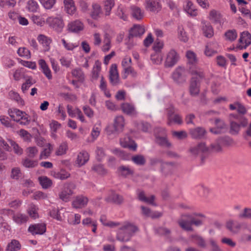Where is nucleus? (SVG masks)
<instances>
[{"instance_id": "obj_4", "label": "nucleus", "mask_w": 251, "mask_h": 251, "mask_svg": "<svg viewBox=\"0 0 251 251\" xmlns=\"http://www.w3.org/2000/svg\"><path fill=\"white\" fill-rule=\"evenodd\" d=\"M46 23L50 28L58 32H62L65 26L63 17L61 15L48 17Z\"/></svg>"}, {"instance_id": "obj_55", "label": "nucleus", "mask_w": 251, "mask_h": 251, "mask_svg": "<svg viewBox=\"0 0 251 251\" xmlns=\"http://www.w3.org/2000/svg\"><path fill=\"white\" fill-rule=\"evenodd\" d=\"M26 153L29 158H34L38 153V150L35 146L29 147L25 150Z\"/></svg>"}, {"instance_id": "obj_6", "label": "nucleus", "mask_w": 251, "mask_h": 251, "mask_svg": "<svg viewBox=\"0 0 251 251\" xmlns=\"http://www.w3.org/2000/svg\"><path fill=\"white\" fill-rule=\"evenodd\" d=\"M179 59L178 53L175 50L172 49L166 54L164 65L166 67L171 68L177 63Z\"/></svg>"}, {"instance_id": "obj_22", "label": "nucleus", "mask_w": 251, "mask_h": 251, "mask_svg": "<svg viewBox=\"0 0 251 251\" xmlns=\"http://www.w3.org/2000/svg\"><path fill=\"white\" fill-rule=\"evenodd\" d=\"M88 199L83 196L76 197L72 202L73 207L75 208H81L84 207L87 204Z\"/></svg>"}, {"instance_id": "obj_42", "label": "nucleus", "mask_w": 251, "mask_h": 251, "mask_svg": "<svg viewBox=\"0 0 251 251\" xmlns=\"http://www.w3.org/2000/svg\"><path fill=\"white\" fill-rule=\"evenodd\" d=\"M10 98L16 101L20 106H23L25 105L24 100L20 97L19 94L15 92L11 91L9 93Z\"/></svg>"}, {"instance_id": "obj_61", "label": "nucleus", "mask_w": 251, "mask_h": 251, "mask_svg": "<svg viewBox=\"0 0 251 251\" xmlns=\"http://www.w3.org/2000/svg\"><path fill=\"white\" fill-rule=\"evenodd\" d=\"M92 170L99 175H104L107 173L106 170L104 168L103 165L101 164L94 165L92 167Z\"/></svg>"}, {"instance_id": "obj_31", "label": "nucleus", "mask_w": 251, "mask_h": 251, "mask_svg": "<svg viewBox=\"0 0 251 251\" xmlns=\"http://www.w3.org/2000/svg\"><path fill=\"white\" fill-rule=\"evenodd\" d=\"M202 30L204 35L207 38H211L214 35V31L212 27L209 24L204 22H202Z\"/></svg>"}, {"instance_id": "obj_32", "label": "nucleus", "mask_w": 251, "mask_h": 251, "mask_svg": "<svg viewBox=\"0 0 251 251\" xmlns=\"http://www.w3.org/2000/svg\"><path fill=\"white\" fill-rule=\"evenodd\" d=\"M21 249V245L19 241L13 239L8 243L5 251H19Z\"/></svg>"}, {"instance_id": "obj_8", "label": "nucleus", "mask_w": 251, "mask_h": 251, "mask_svg": "<svg viewBox=\"0 0 251 251\" xmlns=\"http://www.w3.org/2000/svg\"><path fill=\"white\" fill-rule=\"evenodd\" d=\"M237 48L240 50H245L251 44V34L248 31L240 33Z\"/></svg>"}, {"instance_id": "obj_2", "label": "nucleus", "mask_w": 251, "mask_h": 251, "mask_svg": "<svg viewBox=\"0 0 251 251\" xmlns=\"http://www.w3.org/2000/svg\"><path fill=\"white\" fill-rule=\"evenodd\" d=\"M137 230V227L129 223H126L119 229L116 238L122 242H127L130 240L133 233Z\"/></svg>"}, {"instance_id": "obj_17", "label": "nucleus", "mask_w": 251, "mask_h": 251, "mask_svg": "<svg viewBox=\"0 0 251 251\" xmlns=\"http://www.w3.org/2000/svg\"><path fill=\"white\" fill-rule=\"evenodd\" d=\"M208 147L203 142L200 143L197 146L192 147L189 149V152L193 156H197L201 153L206 152L208 151Z\"/></svg>"}, {"instance_id": "obj_24", "label": "nucleus", "mask_w": 251, "mask_h": 251, "mask_svg": "<svg viewBox=\"0 0 251 251\" xmlns=\"http://www.w3.org/2000/svg\"><path fill=\"white\" fill-rule=\"evenodd\" d=\"M182 123V119L179 115L174 114L172 111L168 112L167 124L169 126H171L173 124L180 125Z\"/></svg>"}, {"instance_id": "obj_30", "label": "nucleus", "mask_w": 251, "mask_h": 251, "mask_svg": "<svg viewBox=\"0 0 251 251\" xmlns=\"http://www.w3.org/2000/svg\"><path fill=\"white\" fill-rule=\"evenodd\" d=\"M145 31L143 26L140 25H135L131 28L129 35L131 37H137L142 35Z\"/></svg>"}, {"instance_id": "obj_35", "label": "nucleus", "mask_w": 251, "mask_h": 251, "mask_svg": "<svg viewBox=\"0 0 251 251\" xmlns=\"http://www.w3.org/2000/svg\"><path fill=\"white\" fill-rule=\"evenodd\" d=\"M141 208L142 211V214L145 216L151 217L152 218H156L162 216V214L158 212L151 213V209L148 207L142 206Z\"/></svg>"}, {"instance_id": "obj_44", "label": "nucleus", "mask_w": 251, "mask_h": 251, "mask_svg": "<svg viewBox=\"0 0 251 251\" xmlns=\"http://www.w3.org/2000/svg\"><path fill=\"white\" fill-rule=\"evenodd\" d=\"M118 173L121 176L126 177L133 174V171L129 168L124 166H120L118 168Z\"/></svg>"}, {"instance_id": "obj_59", "label": "nucleus", "mask_w": 251, "mask_h": 251, "mask_svg": "<svg viewBox=\"0 0 251 251\" xmlns=\"http://www.w3.org/2000/svg\"><path fill=\"white\" fill-rule=\"evenodd\" d=\"M70 176V173L65 170H61L59 172L55 173L54 175L55 178L61 180L66 179Z\"/></svg>"}, {"instance_id": "obj_5", "label": "nucleus", "mask_w": 251, "mask_h": 251, "mask_svg": "<svg viewBox=\"0 0 251 251\" xmlns=\"http://www.w3.org/2000/svg\"><path fill=\"white\" fill-rule=\"evenodd\" d=\"M248 125V120L246 117H242L240 121H234L230 120V130L229 132L232 135L239 134L241 127H245Z\"/></svg>"}, {"instance_id": "obj_27", "label": "nucleus", "mask_w": 251, "mask_h": 251, "mask_svg": "<svg viewBox=\"0 0 251 251\" xmlns=\"http://www.w3.org/2000/svg\"><path fill=\"white\" fill-rule=\"evenodd\" d=\"M38 64L43 73L49 79H51L52 78L51 71L45 61L44 59H40L38 61Z\"/></svg>"}, {"instance_id": "obj_28", "label": "nucleus", "mask_w": 251, "mask_h": 251, "mask_svg": "<svg viewBox=\"0 0 251 251\" xmlns=\"http://www.w3.org/2000/svg\"><path fill=\"white\" fill-rule=\"evenodd\" d=\"M184 9L191 16L195 17L198 15L197 9L195 7L193 2L189 0L185 1Z\"/></svg>"}, {"instance_id": "obj_29", "label": "nucleus", "mask_w": 251, "mask_h": 251, "mask_svg": "<svg viewBox=\"0 0 251 251\" xmlns=\"http://www.w3.org/2000/svg\"><path fill=\"white\" fill-rule=\"evenodd\" d=\"M131 14L132 16L137 20L143 19L144 16V12L140 7L133 5L131 6Z\"/></svg>"}, {"instance_id": "obj_54", "label": "nucleus", "mask_w": 251, "mask_h": 251, "mask_svg": "<svg viewBox=\"0 0 251 251\" xmlns=\"http://www.w3.org/2000/svg\"><path fill=\"white\" fill-rule=\"evenodd\" d=\"M9 142L12 147L15 153L18 155H21L23 154V149L17 143L12 140H9Z\"/></svg>"}, {"instance_id": "obj_58", "label": "nucleus", "mask_w": 251, "mask_h": 251, "mask_svg": "<svg viewBox=\"0 0 251 251\" xmlns=\"http://www.w3.org/2000/svg\"><path fill=\"white\" fill-rule=\"evenodd\" d=\"M28 10L31 12H36L39 8V5L37 2L34 0H29L27 4Z\"/></svg>"}, {"instance_id": "obj_47", "label": "nucleus", "mask_w": 251, "mask_h": 251, "mask_svg": "<svg viewBox=\"0 0 251 251\" xmlns=\"http://www.w3.org/2000/svg\"><path fill=\"white\" fill-rule=\"evenodd\" d=\"M22 164L25 168H34L38 165L37 160H31L29 158H25L23 160Z\"/></svg>"}, {"instance_id": "obj_1", "label": "nucleus", "mask_w": 251, "mask_h": 251, "mask_svg": "<svg viewBox=\"0 0 251 251\" xmlns=\"http://www.w3.org/2000/svg\"><path fill=\"white\" fill-rule=\"evenodd\" d=\"M190 73L192 77L190 82L189 93L192 96L195 97L200 93V81L204 75L201 70L196 67L190 68Z\"/></svg>"}, {"instance_id": "obj_10", "label": "nucleus", "mask_w": 251, "mask_h": 251, "mask_svg": "<svg viewBox=\"0 0 251 251\" xmlns=\"http://www.w3.org/2000/svg\"><path fill=\"white\" fill-rule=\"evenodd\" d=\"M191 219L192 216L190 215H183L178 219L177 223L182 229L186 231H193Z\"/></svg>"}, {"instance_id": "obj_14", "label": "nucleus", "mask_w": 251, "mask_h": 251, "mask_svg": "<svg viewBox=\"0 0 251 251\" xmlns=\"http://www.w3.org/2000/svg\"><path fill=\"white\" fill-rule=\"evenodd\" d=\"M121 108L123 113L131 116H136L138 112L135 105L128 102H124L121 105Z\"/></svg>"}, {"instance_id": "obj_49", "label": "nucleus", "mask_w": 251, "mask_h": 251, "mask_svg": "<svg viewBox=\"0 0 251 251\" xmlns=\"http://www.w3.org/2000/svg\"><path fill=\"white\" fill-rule=\"evenodd\" d=\"M131 160L137 165L143 166L146 163L145 157L141 154L133 156L131 158Z\"/></svg>"}, {"instance_id": "obj_53", "label": "nucleus", "mask_w": 251, "mask_h": 251, "mask_svg": "<svg viewBox=\"0 0 251 251\" xmlns=\"http://www.w3.org/2000/svg\"><path fill=\"white\" fill-rule=\"evenodd\" d=\"M64 48L69 51H73L78 46V45L76 43H73L67 42L64 38H63L61 40Z\"/></svg>"}, {"instance_id": "obj_15", "label": "nucleus", "mask_w": 251, "mask_h": 251, "mask_svg": "<svg viewBox=\"0 0 251 251\" xmlns=\"http://www.w3.org/2000/svg\"><path fill=\"white\" fill-rule=\"evenodd\" d=\"M28 230L32 235H42L46 231V226L45 224L32 225L29 226Z\"/></svg>"}, {"instance_id": "obj_21", "label": "nucleus", "mask_w": 251, "mask_h": 251, "mask_svg": "<svg viewBox=\"0 0 251 251\" xmlns=\"http://www.w3.org/2000/svg\"><path fill=\"white\" fill-rule=\"evenodd\" d=\"M206 130L201 127H198L190 130L191 137L196 139H200L204 138L206 135Z\"/></svg>"}, {"instance_id": "obj_39", "label": "nucleus", "mask_w": 251, "mask_h": 251, "mask_svg": "<svg viewBox=\"0 0 251 251\" xmlns=\"http://www.w3.org/2000/svg\"><path fill=\"white\" fill-rule=\"evenodd\" d=\"M156 142L157 144L164 147L169 148L172 146L171 143L169 141L165 136L161 137L156 135Z\"/></svg>"}, {"instance_id": "obj_36", "label": "nucleus", "mask_w": 251, "mask_h": 251, "mask_svg": "<svg viewBox=\"0 0 251 251\" xmlns=\"http://www.w3.org/2000/svg\"><path fill=\"white\" fill-rule=\"evenodd\" d=\"M111 47L110 37L108 34L105 33L104 36L103 45L101 48V50L104 52H106L110 50Z\"/></svg>"}, {"instance_id": "obj_7", "label": "nucleus", "mask_w": 251, "mask_h": 251, "mask_svg": "<svg viewBox=\"0 0 251 251\" xmlns=\"http://www.w3.org/2000/svg\"><path fill=\"white\" fill-rule=\"evenodd\" d=\"M74 187L72 184H65L63 189L59 194V198L64 202L69 201L72 196L74 194Z\"/></svg>"}, {"instance_id": "obj_3", "label": "nucleus", "mask_w": 251, "mask_h": 251, "mask_svg": "<svg viewBox=\"0 0 251 251\" xmlns=\"http://www.w3.org/2000/svg\"><path fill=\"white\" fill-rule=\"evenodd\" d=\"M9 116L17 123L22 125H27L30 123L28 115L24 111L17 108H11L8 111Z\"/></svg>"}, {"instance_id": "obj_13", "label": "nucleus", "mask_w": 251, "mask_h": 251, "mask_svg": "<svg viewBox=\"0 0 251 251\" xmlns=\"http://www.w3.org/2000/svg\"><path fill=\"white\" fill-rule=\"evenodd\" d=\"M242 226L241 223L238 221L229 220L226 223V227L232 234H237Z\"/></svg>"}, {"instance_id": "obj_50", "label": "nucleus", "mask_w": 251, "mask_h": 251, "mask_svg": "<svg viewBox=\"0 0 251 251\" xmlns=\"http://www.w3.org/2000/svg\"><path fill=\"white\" fill-rule=\"evenodd\" d=\"M18 133L24 141L28 143L30 142L32 136L27 131L21 129L18 132Z\"/></svg>"}, {"instance_id": "obj_48", "label": "nucleus", "mask_w": 251, "mask_h": 251, "mask_svg": "<svg viewBox=\"0 0 251 251\" xmlns=\"http://www.w3.org/2000/svg\"><path fill=\"white\" fill-rule=\"evenodd\" d=\"M101 70V63L98 60L95 63V65L92 71V78L95 79H98Z\"/></svg>"}, {"instance_id": "obj_19", "label": "nucleus", "mask_w": 251, "mask_h": 251, "mask_svg": "<svg viewBox=\"0 0 251 251\" xmlns=\"http://www.w3.org/2000/svg\"><path fill=\"white\" fill-rule=\"evenodd\" d=\"M37 40L42 45L45 51H49L50 49V46L52 43L51 38L44 34H39L37 37Z\"/></svg>"}, {"instance_id": "obj_60", "label": "nucleus", "mask_w": 251, "mask_h": 251, "mask_svg": "<svg viewBox=\"0 0 251 251\" xmlns=\"http://www.w3.org/2000/svg\"><path fill=\"white\" fill-rule=\"evenodd\" d=\"M72 75L73 76L78 79L79 80H83L84 79V75L81 69L76 68L72 70Z\"/></svg>"}, {"instance_id": "obj_52", "label": "nucleus", "mask_w": 251, "mask_h": 251, "mask_svg": "<svg viewBox=\"0 0 251 251\" xmlns=\"http://www.w3.org/2000/svg\"><path fill=\"white\" fill-rule=\"evenodd\" d=\"M108 202H113L116 204H121L123 201V197L118 194H113L106 198Z\"/></svg>"}, {"instance_id": "obj_56", "label": "nucleus", "mask_w": 251, "mask_h": 251, "mask_svg": "<svg viewBox=\"0 0 251 251\" xmlns=\"http://www.w3.org/2000/svg\"><path fill=\"white\" fill-rule=\"evenodd\" d=\"M17 53L19 56L25 57L27 59H29L31 57L30 51L25 47L19 48Z\"/></svg>"}, {"instance_id": "obj_12", "label": "nucleus", "mask_w": 251, "mask_h": 251, "mask_svg": "<svg viewBox=\"0 0 251 251\" xmlns=\"http://www.w3.org/2000/svg\"><path fill=\"white\" fill-rule=\"evenodd\" d=\"M145 7L147 11L157 13L161 9V4L159 0H146Z\"/></svg>"}, {"instance_id": "obj_45", "label": "nucleus", "mask_w": 251, "mask_h": 251, "mask_svg": "<svg viewBox=\"0 0 251 251\" xmlns=\"http://www.w3.org/2000/svg\"><path fill=\"white\" fill-rule=\"evenodd\" d=\"M132 60L130 56L126 55L123 59L121 65L123 68L124 73L126 72L128 68L132 67Z\"/></svg>"}, {"instance_id": "obj_9", "label": "nucleus", "mask_w": 251, "mask_h": 251, "mask_svg": "<svg viewBox=\"0 0 251 251\" xmlns=\"http://www.w3.org/2000/svg\"><path fill=\"white\" fill-rule=\"evenodd\" d=\"M84 23L79 19H76L69 22L67 25V30L69 32L78 33L84 29Z\"/></svg>"}, {"instance_id": "obj_40", "label": "nucleus", "mask_w": 251, "mask_h": 251, "mask_svg": "<svg viewBox=\"0 0 251 251\" xmlns=\"http://www.w3.org/2000/svg\"><path fill=\"white\" fill-rule=\"evenodd\" d=\"M101 14V9L100 6L97 4L94 3L92 5V10L91 13V16L94 19H98L100 15Z\"/></svg>"}, {"instance_id": "obj_43", "label": "nucleus", "mask_w": 251, "mask_h": 251, "mask_svg": "<svg viewBox=\"0 0 251 251\" xmlns=\"http://www.w3.org/2000/svg\"><path fill=\"white\" fill-rule=\"evenodd\" d=\"M27 217L22 214H17L13 216V221L18 225L25 223L27 221Z\"/></svg>"}, {"instance_id": "obj_41", "label": "nucleus", "mask_w": 251, "mask_h": 251, "mask_svg": "<svg viewBox=\"0 0 251 251\" xmlns=\"http://www.w3.org/2000/svg\"><path fill=\"white\" fill-rule=\"evenodd\" d=\"M52 149L53 148L51 144L50 143H48L47 145V147L40 152L39 159L41 160L48 158L50 156Z\"/></svg>"}, {"instance_id": "obj_38", "label": "nucleus", "mask_w": 251, "mask_h": 251, "mask_svg": "<svg viewBox=\"0 0 251 251\" xmlns=\"http://www.w3.org/2000/svg\"><path fill=\"white\" fill-rule=\"evenodd\" d=\"M115 5L114 0H105L103 2V8L106 16H109L112 8Z\"/></svg>"}, {"instance_id": "obj_57", "label": "nucleus", "mask_w": 251, "mask_h": 251, "mask_svg": "<svg viewBox=\"0 0 251 251\" xmlns=\"http://www.w3.org/2000/svg\"><path fill=\"white\" fill-rule=\"evenodd\" d=\"M46 9H51L56 3V0H38Z\"/></svg>"}, {"instance_id": "obj_20", "label": "nucleus", "mask_w": 251, "mask_h": 251, "mask_svg": "<svg viewBox=\"0 0 251 251\" xmlns=\"http://www.w3.org/2000/svg\"><path fill=\"white\" fill-rule=\"evenodd\" d=\"M120 144L123 147L128 148L133 151H135L137 149V144L128 136L121 138L120 139Z\"/></svg>"}, {"instance_id": "obj_62", "label": "nucleus", "mask_w": 251, "mask_h": 251, "mask_svg": "<svg viewBox=\"0 0 251 251\" xmlns=\"http://www.w3.org/2000/svg\"><path fill=\"white\" fill-rule=\"evenodd\" d=\"M191 238L199 246L201 247H205V243L204 239L200 236L195 234L191 236Z\"/></svg>"}, {"instance_id": "obj_26", "label": "nucleus", "mask_w": 251, "mask_h": 251, "mask_svg": "<svg viewBox=\"0 0 251 251\" xmlns=\"http://www.w3.org/2000/svg\"><path fill=\"white\" fill-rule=\"evenodd\" d=\"M218 44H214L213 43H208L205 46L204 50L205 55L208 57L215 55L218 52Z\"/></svg>"}, {"instance_id": "obj_23", "label": "nucleus", "mask_w": 251, "mask_h": 251, "mask_svg": "<svg viewBox=\"0 0 251 251\" xmlns=\"http://www.w3.org/2000/svg\"><path fill=\"white\" fill-rule=\"evenodd\" d=\"M89 159V155L88 153L85 151H82L77 154L76 163L78 166L80 167L84 165Z\"/></svg>"}, {"instance_id": "obj_63", "label": "nucleus", "mask_w": 251, "mask_h": 251, "mask_svg": "<svg viewBox=\"0 0 251 251\" xmlns=\"http://www.w3.org/2000/svg\"><path fill=\"white\" fill-rule=\"evenodd\" d=\"M31 20L35 24L40 26H43L46 22L44 18L40 16L33 15L31 17Z\"/></svg>"}, {"instance_id": "obj_37", "label": "nucleus", "mask_w": 251, "mask_h": 251, "mask_svg": "<svg viewBox=\"0 0 251 251\" xmlns=\"http://www.w3.org/2000/svg\"><path fill=\"white\" fill-rule=\"evenodd\" d=\"M38 180L40 184L44 189H48L51 187L52 184L51 180L46 176H41L39 177Z\"/></svg>"}, {"instance_id": "obj_18", "label": "nucleus", "mask_w": 251, "mask_h": 251, "mask_svg": "<svg viewBox=\"0 0 251 251\" xmlns=\"http://www.w3.org/2000/svg\"><path fill=\"white\" fill-rule=\"evenodd\" d=\"M184 69L178 67L176 69L172 74V78L177 83H182L185 81V78L183 76Z\"/></svg>"}, {"instance_id": "obj_64", "label": "nucleus", "mask_w": 251, "mask_h": 251, "mask_svg": "<svg viewBox=\"0 0 251 251\" xmlns=\"http://www.w3.org/2000/svg\"><path fill=\"white\" fill-rule=\"evenodd\" d=\"M164 42L162 41L157 39L152 47L153 50L155 52H161L164 47Z\"/></svg>"}, {"instance_id": "obj_51", "label": "nucleus", "mask_w": 251, "mask_h": 251, "mask_svg": "<svg viewBox=\"0 0 251 251\" xmlns=\"http://www.w3.org/2000/svg\"><path fill=\"white\" fill-rule=\"evenodd\" d=\"M68 149V144L66 142L61 143L56 149L55 154L58 156L64 155L66 153Z\"/></svg>"}, {"instance_id": "obj_33", "label": "nucleus", "mask_w": 251, "mask_h": 251, "mask_svg": "<svg viewBox=\"0 0 251 251\" xmlns=\"http://www.w3.org/2000/svg\"><path fill=\"white\" fill-rule=\"evenodd\" d=\"M116 14L120 19L124 21L126 20L128 15L126 7L123 5H119L117 7Z\"/></svg>"}, {"instance_id": "obj_16", "label": "nucleus", "mask_w": 251, "mask_h": 251, "mask_svg": "<svg viewBox=\"0 0 251 251\" xmlns=\"http://www.w3.org/2000/svg\"><path fill=\"white\" fill-rule=\"evenodd\" d=\"M63 3L65 10L67 14L71 16H77L76 7L73 0H64Z\"/></svg>"}, {"instance_id": "obj_25", "label": "nucleus", "mask_w": 251, "mask_h": 251, "mask_svg": "<svg viewBox=\"0 0 251 251\" xmlns=\"http://www.w3.org/2000/svg\"><path fill=\"white\" fill-rule=\"evenodd\" d=\"M125 125V119L123 116H116L114 120V127L116 131H122Z\"/></svg>"}, {"instance_id": "obj_11", "label": "nucleus", "mask_w": 251, "mask_h": 251, "mask_svg": "<svg viewBox=\"0 0 251 251\" xmlns=\"http://www.w3.org/2000/svg\"><path fill=\"white\" fill-rule=\"evenodd\" d=\"M109 78L110 83L113 86H116L121 82L117 65L116 64H112L110 67Z\"/></svg>"}, {"instance_id": "obj_34", "label": "nucleus", "mask_w": 251, "mask_h": 251, "mask_svg": "<svg viewBox=\"0 0 251 251\" xmlns=\"http://www.w3.org/2000/svg\"><path fill=\"white\" fill-rule=\"evenodd\" d=\"M138 197L139 200L141 201H144L153 205H156L154 202L155 197L153 195H151L149 198H147L145 196V193L143 191H140L138 193Z\"/></svg>"}, {"instance_id": "obj_46", "label": "nucleus", "mask_w": 251, "mask_h": 251, "mask_svg": "<svg viewBox=\"0 0 251 251\" xmlns=\"http://www.w3.org/2000/svg\"><path fill=\"white\" fill-rule=\"evenodd\" d=\"M226 40L234 41L237 37V33L235 29H230L226 31L224 34Z\"/></svg>"}]
</instances>
